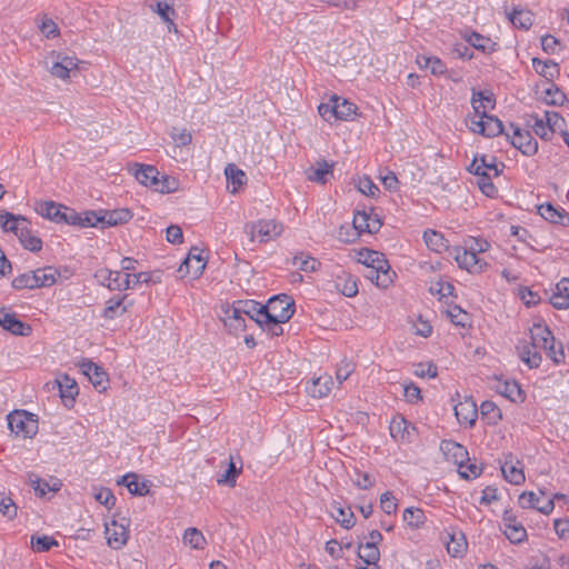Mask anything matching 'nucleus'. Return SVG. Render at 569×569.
Returning a JSON list of instances; mask_svg holds the SVG:
<instances>
[{
  "label": "nucleus",
  "instance_id": "nucleus-15",
  "mask_svg": "<svg viewBox=\"0 0 569 569\" xmlns=\"http://www.w3.org/2000/svg\"><path fill=\"white\" fill-rule=\"evenodd\" d=\"M127 295L114 296L106 301V307L101 313V317L106 320H113L124 315L128 309L132 306V301L127 302Z\"/></svg>",
  "mask_w": 569,
  "mask_h": 569
},
{
  "label": "nucleus",
  "instance_id": "nucleus-49",
  "mask_svg": "<svg viewBox=\"0 0 569 569\" xmlns=\"http://www.w3.org/2000/svg\"><path fill=\"white\" fill-rule=\"evenodd\" d=\"M333 102H336V109L339 111V120H349L356 114L357 107L349 100L333 96Z\"/></svg>",
  "mask_w": 569,
  "mask_h": 569
},
{
  "label": "nucleus",
  "instance_id": "nucleus-39",
  "mask_svg": "<svg viewBox=\"0 0 569 569\" xmlns=\"http://www.w3.org/2000/svg\"><path fill=\"white\" fill-rule=\"evenodd\" d=\"M471 104L476 114L475 117L479 119L481 116V111H483V113H487L488 109L495 108V100L492 99L491 96H487L483 92L479 91L472 93Z\"/></svg>",
  "mask_w": 569,
  "mask_h": 569
},
{
  "label": "nucleus",
  "instance_id": "nucleus-50",
  "mask_svg": "<svg viewBox=\"0 0 569 569\" xmlns=\"http://www.w3.org/2000/svg\"><path fill=\"white\" fill-rule=\"evenodd\" d=\"M183 542L193 549H203L206 539L200 530L196 528H189L184 531Z\"/></svg>",
  "mask_w": 569,
  "mask_h": 569
},
{
  "label": "nucleus",
  "instance_id": "nucleus-40",
  "mask_svg": "<svg viewBox=\"0 0 569 569\" xmlns=\"http://www.w3.org/2000/svg\"><path fill=\"white\" fill-rule=\"evenodd\" d=\"M366 278L375 282L379 288H388L393 282L396 273L391 269H382V272L378 269H367Z\"/></svg>",
  "mask_w": 569,
  "mask_h": 569
},
{
  "label": "nucleus",
  "instance_id": "nucleus-24",
  "mask_svg": "<svg viewBox=\"0 0 569 569\" xmlns=\"http://www.w3.org/2000/svg\"><path fill=\"white\" fill-rule=\"evenodd\" d=\"M505 523V536L512 543H520L527 538V531L525 527L518 522L513 517L506 515L503 517Z\"/></svg>",
  "mask_w": 569,
  "mask_h": 569
},
{
  "label": "nucleus",
  "instance_id": "nucleus-5",
  "mask_svg": "<svg viewBox=\"0 0 569 569\" xmlns=\"http://www.w3.org/2000/svg\"><path fill=\"white\" fill-rule=\"evenodd\" d=\"M469 128L475 133L482 134L485 137H496L503 133V124L501 120L496 117L488 116L481 111L479 119L476 117L469 118Z\"/></svg>",
  "mask_w": 569,
  "mask_h": 569
},
{
  "label": "nucleus",
  "instance_id": "nucleus-57",
  "mask_svg": "<svg viewBox=\"0 0 569 569\" xmlns=\"http://www.w3.org/2000/svg\"><path fill=\"white\" fill-rule=\"evenodd\" d=\"M545 100L551 106H562L566 101V94L555 84L545 90Z\"/></svg>",
  "mask_w": 569,
  "mask_h": 569
},
{
  "label": "nucleus",
  "instance_id": "nucleus-47",
  "mask_svg": "<svg viewBox=\"0 0 569 569\" xmlns=\"http://www.w3.org/2000/svg\"><path fill=\"white\" fill-rule=\"evenodd\" d=\"M332 510L336 512L332 513L336 518L337 522L341 525L345 529H350L355 526V516L350 508H342L340 505H332Z\"/></svg>",
  "mask_w": 569,
  "mask_h": 569
},
{
  "label": "nucleus",
  "instance_id": "nucleus-43",
  "mask_svg": "<svg viewBox=\"0 0 569 569\" xmlns=\"http://www.w3.org/2000/svg\"><path fill=\"white\" fill-rule=\"evenodd\" d=\"M416 62L420 68L429 69L435 76L443 74L447 70L446 64L433 56H418Z\"/></svg>",
  "mask_w": 569,
  "mask_h": 569
},
{
  "label": "nucleus",
  "instance_id": "nucleus-35",
  "mask_svg": "<svg viewBox=\"0 0 569 569\" xmlns=\"http://www.w3.org/2000/svg\"><path fill=\"white\" fill-rule=\"evenodd\" d=\"M224 174L228 182L231 184V192L236 193L240 187L246 184L247 176L243 170L239 169L236 164L229 163L224 168Z\"/></svg>",
  "mask_w": 569,
  "mask_h": 569
},
{
  "label": "nucleus",
  "instance_id": "nucleus-13",
  "mask_svg": "<svg viewBox=\"0 0 569 569\" xmlns=\"http://www.w3.org/2000/svg\"><path fill=\"white\" fill-rule=\"evenodd\" d=\"M27 218L7 211H0V226L6 232H13L18 238L27 232L29 227Z\"/></svg>",
  "mask_w": 569,
  "mask_h": 569
},
{
  "label": "nucleus",
  "instance_id": "nucleus-56",
  "mask_svg": "<svg viewBox=\"0 0 569 569\" xmlns=\"http://www.w3.org/2000/svg\"><path fill=\"white\" fill-rule=\"evenodd\" d=\"M542 350L546 351L547 356L555 362L560 363L565 359V351L563 346L561 342L556 343L555 337L547 345V348H543Z\"/></svg>",
  "mask_w": 569,
  "mask_h": 569
},
{
  "label": "nucleus",
  "instance_id": "nucleus-58",
  "mask_svg": "<svg viewBox=\"0 0 569 569\" xmlns=\"http://www.w3.org/2000/svg\"><path fill=\"white\" fill-rule=\"evenodd\" d=\"M319 114L328 122L332 120H339V111L336 109V102H333V96L326 103H320L318 107Z\"/></svg>",
  "mask_w": 569,
  "mask_h": 569
},
{
  "label": "nucleus",
  "instance_id": "nucleus-9",
  "mask_svg": "<svg viewBox=\"0 0 569 569\" xmlns=\"http://www.w3.org/2000/svg\"><path fill=\"white\" fill-rule=\"evenodd\" d=\"M0 326L17 336L27 337L31 333V327L19 320L16 313L7 308H0Z\"/></svg>",
  "mask_w": 569,
  "mask_h": 569
},
{
  "label": "nucleus",
  "instance_id": "nucleus-62",
  "mask_svg": "<svg viewBox=\"0 0 569 569\" xmlns=\"http://www.w3.org/2000/svg\"><path fill=\"white\" fill-rule=\"evenodd\" d=\"M12 287L14 289H17V290H22V289L32 290V289H37L36 281L32 278L31 271L17 276L12 280Z\"/></svg>",
  "mask_w": 569,
  "mask_h": 569
},
{
  "label": "nucleus",
  "instance_id": "nucleus-36",
  "mask_svg": "<svg viewBox=\"0 0 569 569\" xmlns=\"http://www.w3.org/2000/svg\"><path fill=\"white\" fill-rule=\"evenodd\" d=\"M102 224L106 227L118 226L128 222L132 218L129 209H117L101 213Z\"/></svg>",
  "mask_w": 569,
  "mask_h": 569
},
{
  "label": "nucleus",
  "instance_id": "nucleus-26",
  "mask_svg": "<svg viewBox=\"0 0 569 569\" xmlns=\"http://www.w3.org/2000/svg\"><path fill=\"white\" fill-rule=\"evenodd\" d=\"M460 268H465L469 271H481L482 264L476 253V248L470 247L469 249L458 250L455 257Z\"/></svg>",
  "mask_w": 569,
  "mask_h": 569
},
{
  "label": "nucleus",
  "instance_id": "nucleus-55",
  "mask_svg": "<svg viewBox=\"0 0 569 569\" xmlns=\"http://www.w3.org/2000/svg\"><path fill=\"white\" fill-rule=\"evenodd\" d=\"M293 264L298 266V268L305 272H312L317 270L320 262L312 257L300 253L293 258Z\"/></svg>",
  "mask_w": 569,
  "mask_h": 569
},
{
  "label": "nucleus",
  "instance_id": "nucleus-51",
  "mask_svg": "<svg viewBox=\"0 0 569 569\" xmlns=\"http://www.w3.org/2000/svg\"><path fill=\"white\" fill-rule=\"evenodd\" d=\"M531 126L537 136H539L542 139L549 140L553 131L550 129V127L545 122V119L541 118L539 114H531Z\"/></svg>",
  "mask_w": 569,
  "mask_h": 569
},
{
  "label": "nucleus",
  "instance_id": "nucleus-11",
  "mask_svg": "<svg viewBox=\"0 0 569 569\" xmlns=\"http://www.w3.org/2000/svg\"><path fill=\"white\" fill-rule=\"evenodd\" d=\"M440 450L446 460L457 465L459 469H462L463 463L469 459L467 449L452 440H442Z\"/></svg>",
  "mask_w": 569,
  "mask_h": 569
},
{
  "label": "nucleus",
  "instance_id": "nucleus-18",
  "mask_svg": "<svg viewBox=\"0 0 569 569\" xmlns=\"http://www.w3.org/2000/svg\"><path fill=\"white\" fill-rule=\"evenodd\" d=\"M453 409L459 423L469 425L471 427L478 417L477 405L471 398L468 397L458 402Z\"/></svg>",
  "mask_w": 569,
  "mask_h": 569
},
{
  "label": "nucleus",
  "instance_id": "nucleus-60",
  "mask_svg": "<svg viewBox=\"0 0 569 569\" xmlns=\"http://www.w3.org/2000/svg\"><path fill=\"white\" fill-rule=\"evenodd\" d=\"M93 497L99 503L103 505L109 510L116 505V497L108 488L94 489Z\"/></svg>",
  "mask_w": 569,
  "mask_h": 569
},
{
  "label": "nucleus",
  "instance_id": "nucleus-20",
  "mask_svg": "<svg viewBox=\"0 0 569 569\" xmlns=\"http://www.w3.org/2000/svg\"><path fill=\"white\" fill-rule=\"evenodd\" d=\"M333 381L331 376L325 375L308 382L306 391L310 397L320 399L330 393Z\"/></svg>",
  "mask_w": 569,
  "mask_h": 569
},
{
  "label": "nucleus",
  "instance_id": "nucleus-30",
  "mask_svg": "<svg viewBox=\"0 0 569 569\" xmlns=\"http://www.w3.org/2000/svg\"><path fill=\"white\" fill-rule=\"evenodd\" d=\"M333 283L336 290L345 297L351 298L358 293L357 281L349 273L342 272V274L337 276Z\"/></svg>",
  "mask_w": 569,
  "mask_h": 569
},
{
  "label": "nucleus",
  "instance_id": "nucleus-33",
  "mask_svg": "<svg viewBox=\"0 0 569 569\" xmlns=\"http://www.w3.org/2000/svg\"><path fill=\"white\" fill-rule=\"evenodd\" d=\"M118 485H123L128 488L129 492L137 496H146L149 493V487L146 481H139L138 476L134 473L124 475Z\"/></svg>",
  "mask_w": 569,
  "mask_h": 569
},
{
  "label": "nucleus",
  "instance_id": "nucleus-61",
  "mask_svg": "<svg viewBox=\"0 0 569 569\" xmlns=\"http://www.w3.org/2000/svg\"><path fill=\"white\" fill-rule=\"evenodd\" d=\"M170 137L174 141L177 147H186L191 143L192 136L187 129H179L173 127L170 132Z\"/></svg>",
  "mask_w": 569,
  "mask_h": 569
},
{
  "label": "nucleus",
  "instance_id": "nucleus-12",
  "mask_svg": "<svg viewBox=\"0 0 569 569\" xmlns=\"http://www.w3.org/2000/svg\"><path fill=\"white\" fill-rule=\"evenodd\" d=\"M80 369L84 376L88 377L90 382L98 391H104L108 386V376L101 367L91 360H83L80 363Z\"/></svg>",
  "mask_w": 569,
  "mask_h": 569
},
{
  "label": "nucleus",
  "instance_id": "nucleus-2",
  "mask_svg": "<svg viewBox=\"0 0 569 569\" xmlns=\"http://www.w3.org/2000/svg\"><path fill=\"white\" fill-rule=\"evenodd\" d=\"M283 227L281 223L272 219H261L254 222H249L244 226V232L248 234L250 242L259 241L260 243L268 242L282 233Z\"/></svg>",
  "mask_w": 569,
  "mask_h": 569
},
{
  "label": "nucleus",
  "instance_id": "nucleus-59",
  "mask_svg": "<svg viewBox=\"0 0 569 569\" xmlns=\"http://www.w3.org/2000/svg\"><path fill=\"white\" fill-rule=\"evenodd\" d=\"M18 239L23 248L30 251L37 252L42 248L41 239L32 234L29 227L27 228V232L23 236H20Z\"/></svg>",
  "mask_w": 569,
  "mask_h": 569
},
{
  "label": "nucleus",
  "instance_id": "nucleus-41",
  "mask_svg": "<svg viewBox=\"0 0 569 569\" xmlns=\"http://www.w3.org/2000/svg\"><path fill=\"white\" fill-rule=\"evenodd\" d=\"M423 239L427 247L435 252L441 253L448 248V241L445 239L442 233L436 230L430 229L425 231Z\"/></svg>",
  "mask_w": 569,
  "mask_h": 569
},
{
  "label": "nucleus",
  "instance_id": "nucleus-1",
  "mask_svg": "<svg viewBox=\"0 0 569 569\" xmlns=\"http://www.w3.org/2000/svg\"><path fill=\"white\" fill-rule=\"evenodd\" d=\"M553 335L551 330L540 323H536L530 329V345H525L520 349V358L529 368H538L541 363V355L538 349L547 348L549 341H551Z\"/></svg>",
  "mask_w": 569,
  "mask_h": 569
},
{
  "label": "nucleus",
  "instance_id": "nucleus-48",
  "mask_svg": "<svg viewBox=\"0 0 569 569\" xmlns=\"http://www.w3.org/2000/svg\"><path fill=\"white\" fill-rule=\"evenodd\" d=\"M332 176V164L326 161L318 162L315 169H311L309 179L315 182L326 183L328 178Z\"/></svg>",
  "mask_w": 569,
  "mask_h": 569
},
{
  "label": "nucleus",
  "instance_id": "nucleus-38",
  "mask_svg": "<svg viewBox=\"0 0 569 569\" xmlns=\"http://www.w3.org/2000/svg\"><path fill=\"white\" fill-rule=\"evenodd\" d=\"M63 207L61 204H58L53 201H41L37 203L36 210L38 213H40L42 217L54 221V222H61L62 218V209Z\"/></svg>",
  "mask_w": 569,
  "mask_h": 569
},
{
  "label": "nucleus",
  "instance_id": "nucleus-28",
  "mask_svg": "<svg viewBox=\"0 0 569 569\" xmlns=\"http://www.w3.org/2000/svg\"><path fill=\"white\" fill-rule=\"evenodd\" d=\"M359 261H361L367 267V269H378L380 272H382V269H390V266L385 256L378 251L366 250L365 252H360Z\"/></svg>",
  "mask_w": 569,
  "mask_h": 569
},
{
  "label": "nucleus",
  "instance_id": "nucleus-42",
  "mask_svg": "<svg viewBox=\"0 0 569 569\" xmlns=\"http://www.w3.org/2000/svg\"><path fill=\"white\" fill-rule=\"evenodd\" d=\"M496 389L501 396L506 397L512 402L523 400L522 391L516 381L499 382Z\"/></svg>",
  "mask_w": 569,
  "mask_h": 569
},
{
  "label": "nucleus",
  "instance_id": "nucleus-25",
  "mask_svg": "<svg viewBox=\"0 0 569 569\" xmlns=\"http://www.w3.org/2000/svg\"><path fill=\"white\" fill-rule=\"evenodd\" d=\"M237 305L239 306L241 313L244 317H248L251 322H254L259 327L262 322H266L264 315L262 313L264 310V305H260L253 300H240L237 302Z\"/></svg>",
  "mask_w": 569,
  "mask_h": 569
},
{
  "label": "nucleus",
  "instance_id": "nucleus-34",
  "mask_svg": "<svg viewBox=\"0 0 569 569\" xmlns=\"http://www.w3.org/2000/svg\"><path fill=\"white\" fill-rule=\"evenodd\" d=\"M8 427H26L28 422L38 425V416L27 410H13L7 415Z\"/></svg>",
  "mask_w": 569,
  "mask_h": 569
},
{
  "label": "nucleus",
  "instance_id": "nucleus-21",
  "mask_svg": "<svg viewBox=\"0 0 569 569\" xmlns=\"http://www.w3.org/2000/svg\"><path fill=\"white\" fill-rule=\"evenodd\" d=\"M223 321L234 335H238L247 328L246 317L241 313L237 302L224 310Z\"/></svg>",
  "mask_w": 569,
  "mask_h": 569
},
{
  "label": "nucleus",
  "instance_id": "nucleus-45",
  "mask_svg": "<svg viewBox=\"0 0 569 569\" xmlns=\"http://www.w3.org/2000/svg\"><path fill=\"white\" fill-rule=\"evenodd\" d=\"M510 22L521 29H529L533 23V14L529 10H517L515 9L512 12L508 14Z\"/></svg>",
  "mask_w": 569,
  "mask_h": 569
},
{
  "label": "nucleus",
  "instance_id": "nucleus-29",
  "mask_svg": "<svg viewBox=\"0 0 569 569\" xmlns=\"http://www.w3.org/2000/svg\"><path fill=\"white\" fill-rule=\"evenodd\" d=\"M532 68L535 71L543 77L548 81H552L555 78H558L560 74V68L557 62L553 60L542 61L538 58L532 59Z\"/></svg>",
  "mask_w": 569,
  "mask_h": 569
},
{
  "label": "nucleus",
  "instance_id": "nucleus-14",
  "mask_svg": "<svg viewBox=\"0 0 569 569\" xmlns=\"http://www.w3.org/2000/svg\"><path fill=\"white\" fill-rule=\"evenodd\" d=\"M381 224L378 216H372L371 212L357 210L353 214L352 226L359 233H375L380 229Z\"/></svg>",
  "mask_w": 569,
  "mask_h": 569
},
{
  "label": "nucleus",
  "instance_id": "nucleus-8",
  "mask_svg": "<svg viewBox=\"0 0 569 569\" xmlns=\"http://www.w3.org/2000/svg\"><path fill=\"white\" fill-rule=\"evenodd\" d=\"M104 535L109 547L116 550L121 549L129 538L128 526L112 520L110 523H106Z\"/></svg>",
  "mask_w": 569,
  "mask_h": 569
},
{
  "label": "nucleus",
  "instance_id": "nucleus-32",
  "mask_svg": "<svg viewBox=\"0 0 569 569\" xmlns=\"http://www.w3.org/2000/svg\"><path fill=\"white\" fill-rule=\"evenodd\" d=\"M480 415L483 423L489 426L498 425L502 418L499 407L489 400H486L480 405Z\"/></svg>",
  "mask_w": 569,
  "mask_h": 569
},
{
  "label": "nucleus",
  "instance_id": "nucleus-23",
  "mask_svg": "<svg viewBox=\"0 0 569 569\" xmlns=\"http://www.w3.org/2000/svg\"><path fill=\"white\" fill-rule=\"evenodd\" d=\"M134 178L146 187H153L154 189L159 184L158 170L153 166H143L134 163L133 168Z\"/></svg>",
  "mask_w": 569,
  "mask_h": 569
},
{
  "label": "nucleus",
  "instance_id": "nucleus-54",
  "mask_svg": "<svg viewBox=\"0 0 569 569\" xmlns=\"http://www.w3.org/2000/svg\"><path fill=\"white\" fill-rule=\"evenodd\" d=\"M447 316L456 326L466 327L469 320L468 313L461 307L453 305L447 309Z\"/></svg>",
  "mask_w": 569,
  "mask_h": 569
},
{
  "label": "nucleus",
  "instance_id": "nucleus-31",
  "mask_svg": "<svg viewBox=\"0 0 569 569\" xmlns=\"http://www.w3.org/2000/svg\"><path fill=\"white\" fill-rule=\"evenodd\" d=\"M539 214L547 221L551 223H559L566 226L567 221H569V217L565 210H559L555 208L551 203H543L538 207Z\"/></svg>",
  "mask_w": 569,
  "mask_h": 569
},
{
  "label": "nucleus",
  "instance_id": "nucleus-19",
  "mask_svg": "<svg viewBox=\"0 0 569 569\" xmlns=\"http://www.w3.org/2000/svg\"><path fill=\"white\" fill-rule=\"evenodd\" d=\"M104 274H108L107 288L110 290L123 291L131 288L130 273L122 276V271L100 270L96 273V277H102Z\"/></svg>",
  "mask_w": 569,
  "mask_h": 569
},
{
  "label": "nucleus",
  "instance_id": "nucleus-17",
  "mask_svg": "<svg viewBox=\"0 0 569 569\" xmlns=\"http://www.w3.org/2000/svg\"><path fill=\"white\" fill-rule=\"evenodd\" d=\"M29 485L32 487L37 496L44 497L47 492H57L60 490L62 483L61 480L56 477H50L49 479H42L38 477L36 473H29L28 476Z\"/></svg>",
  "mask_w": 569,
  "mask_h": 569
},
{
  "label": "nucleus",
  "instance_id": "nucleus-46",
  "mask_svg": "<svg viewBox=\"0 0 569 569\" xmlns=\"http://www.w3.org/2000/svg\"><path fill=\"white\" fill-rule=\"evenodd\" d=\"M358 556L368 566L377 567L380 552L378 547L368 543H360L358 547Z\"/></svg>",
  "mask_w": 569,
  "mask_h": 569
},
{
  "label": "nucleus",
  "instance_id": "nucleus-44",
  "mask_svg": "<svg viewBox=\"0 0 569 569\" xmlns=\"http://www.w3.org/2000/svg\"><path fill=\"white\" fill-rule=\"evenodd\" d=\"M465 39L473 48L481 50L483 52H491V51L496 50V43L492 42L491 39L483 37L480 33H477V32L466 33Z\"/></svg>",
  "mask_w": 569,
  "mask_h": 569
},
{
  "label": "nucleus",
  "instance_id": "nucleus-64",
  "mask_svg": "<svg viewBox=\"0 0 569 569\" xmlns=\"http://www.w3.org/2000/svg\"><path fill=\"white\" fill-rule=\"evenodd\" d=\"M415 375L420 378H436L438 368L433 362H420L415 365Z\"/></svg>",
  "mask_w": 569,
  "mask_h": 569
},
{
  "label": "nucleus",
  "instance_id": "nucleus-3",
  "mask_svg": "<svg viewBox=\"0 0 569 569\" xmlns=\"http://www.w3.org/2000/svg\"><path fill=\"white\" fill-rule=\"evenodd\" d=\"M263 315L266 321L270 319H278V321H289L295 313V302L287 295L272 297L263 306Z\"/></svg>",
  "mask_w": 569,
  "mask_h": 569
},
{
  "label": "nucleus",
  "instance_id": "nucleus-52",
  "mask_svg": "<svg viewBox=\"0 0 569 569\" xmlns=\"http://www.w3.org/2000/svg\"><path fill=\"white\" fill-rule=\"evenodd\" d=\"M30 543L32 550L36 552H46L49 551L53 546H58L57 540L48 536H32Z\"/></svg>",
  "mask_w": 569,
  "mask_h": 569
},
{
  "label": "nucleus",
  "instance_id": "nucleus-22",
  "mask_svg": "<svg viewBox=\"0 0 569 569\" xmlns=\"http://www.w3.org/2000/svg\"><path fill=\"white\" fill-rule=\"evenodd\" d=\"M58 386L60 397L66 406H71L74 401V397L78 395L79 389L74 379L67 375L58 378L56 381Z\"/></svg>",
  "mask_w": 569,
  "mask_h": 569
},
{
  "label": "nucleus",
  "instance_id": "nucleus-37",
  "mask_svg": "<svg viewBox=\"0 0 569 569\" xmlns=\"http://www.w3.org/2000/svg\"><path fill=\"white\" fill-rule=\"evenodd\" d=\"M150 7L151 10L157 12L161 17V19L168 24L169 30H171V27L176 30V24L173 22L176 11L173 9L172 0L158 1L154 6Z\"/></svg>",
  "mask_w": 569,
  "mask_h": 569
},
{
  "label": "nucleus",
  "instance_id": "nucleus-27",
  "mask_svg": "<svg viewBox=\"0 0 569 569\" xmlns=\"http://www.w3.org/2000/svg\"><path fill=\"white\" fill-rule=\"evenodd\" d=\"M550 303L560 310L569 308V279L563 278L557 284L550 297Z\"/></svg>",
  "mask_w": 569,
  "mask_h": 569
},
{
  "label": "nucleus",
  "instance_id": "nucleus-6",
  "mask_svg": "<svg viewBox=\"0 0 569 569\" xmlns=\"http://www.w3.org/2000/svg\"><path fill=\"white\" fill-rule=\"evenodd\" d=\"M509 127L512 130V137H510L509 133L506 134L507 138L510 139L511 144L525 156H533L538 150V142L531 133L527 130H521L513 123H510Z\"/></svg>",
  "mask_w": 569,
  "mask_h": 569
},
{
  "label": "nucleus",
  "instance_id": "nucleus-16",
  "mask_svg": "<svg viewBox=\"0 0 569 569\" xmlns=\"http://www.w3.org/2000/svg\"><path fill=\"white\" fill-rule=\"evenodd\" d=\"M520 462L515 461L511 453L505 455V459L500 465L501 472L505 479L512 485H521L525 481V473L522 468L518 467Z\"/></svg>",
  "mask_w": 569,
  "mask_h": 569
},
{
  "label": "nucleus",
  "instance_id": "nucleus-63",
  "mask_svg": "<svg viewBox=\"0 0 569 569\" xmlns=\"http://www.w3.org/2000/svg\"><path fill=\"white\" fill-rule=\"evenodd\" d=\"M0 512L12 520L17 516V506L10 497L0 493Z\"/></svg>",
  "mask_w": 569,
  "mask_h": 569
},
{
  "label": "nucleus",
  "instance_id": "nucleus-10",
  "mask_svg": "<svg viewBox=\"0 0 569 569\" xmlns=\"http://www.w3.org/2000/svg\"><path fill=\"white\" fill-rule=\"evenodd\" d=\"M206 267L203 251L197 247L191 248L188 257L179 267L180 273H190L193 278L199 277Z\"/></svg>",
  "mask_w": 569,
  "mask_h": 569
},
{
  "label": "nucleus",
  "instance_id": "nucleus-4",
  "mask_svg": "<svg viewBox=\"0 0 569 569\" xmlns=\"http://www.w3.org/2000/svg\"><path fill=\"white\" fill-rule=\"evenodd\" d=\"M44 63L53 77L66 80L77 70L79 60L76 57L52 51Z\"/></svg>",
  "mask_w": 569,
  "mask_h": 569
},
{
  "label": "nucleus",
  "instance_id": "nucleus-7",
  "mask_svg": "<svg viewBox=\"0 0 569 569\" xmlns=\"http://www.w3.org/2000/svg\"><path fill=\"white\" fill-rule=\"evenodd\" d=\"M518 503L523 509L535 508L543 515L551 513L555 508L553 499L546 497L542 491L539 495L533 491L523 492L519 496Z\"/></svg>",
  "mask_w": 569,
  "mask_h": 569
},
{
  "label": "nucleus",
  "instance_id": "nucleus-53",
  "mask_svg": "<svg viewBox=\"0 0 569 569\" xmlns=\"http://www.w3.org/2000/svg\"><path fill=\"white\" fill-rule=\"evenodd\" d=\"M402 518L411 527H419L425 522V513L419 508L409 507L405 509Z\"/></svg>",
  "mask_w": 569,
  "mask_h": 569
}]
</instances>
